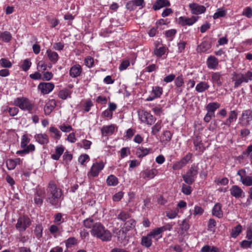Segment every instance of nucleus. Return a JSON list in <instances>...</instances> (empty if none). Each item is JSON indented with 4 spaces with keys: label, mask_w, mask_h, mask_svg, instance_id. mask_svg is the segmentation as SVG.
I'll return each mask as SVG.
<instances>
[{
    "label": "nucleus",
    "mask_w": 252,
    "mask_h": 252,
    "mask_svg": "<svg viewBox=\"0 0 252 252\" xmlns=\"http://www.w3.org/2000/svg\"><path fill=\"white\" fill-rule=\"evenodd\" d=\"M227 14L226 10L223 7L217 9V11L213 16V19L216 20L221 17H224Z\"/></svg>",
    "instance_id": "obj_38"
},
{
    "label": "nucleus",
    "mask_w": 252,
    "mask_h": 252,
    "mask_svg": "<svg viewBox=\"0 0 252 252\" xmlns=\"http://www.w3.org/2000/svg\"><path fill=\"white\" fill-rule=\"evenodd\" d=\"M150 151V149H147L143 147H139L136 150V155L139 158H142L148 155Z\"/></svg>",
    "instance_id": "obj_33"
},
{
    "label": "nucleus",
    "mask_w": 252,
    "mask_h": 252,
    "mask_svg": "<svg viewBox=\"0 0 252 252\" xmlns=\"http://www.w3.org/2000/svg\"><path fill=\"white\" fill-rule=\"evenodd\" d=\"M209 85L205 82H200L197 84L195 87V90L199 93H202L208 89Z\"/></svg>",
    "instance_id": "obj_39"
},
{
    "label": "nucleus",
    "mask_w": 252,
    "mask_h": 252,
    "mask_svg": "<svg viewBox=\"0 0 252 252\" xmlns=\"http://www.w3.org/2000/svg\"><path fill=\"white\" fill-rule=\"evenodd\" d=\"M193 144L195 147V150L198 151L200 153H202L205 148L203 146V144L202 142L201 137L199 136H196L193 140Z\"/></svg>",
    "instance_id": "obj_29"
},
{
    "label": "nucleus",
    "mask_w": 252,
    "mask_h": 252,
    "mask_svg": "<svg viewBox=\"0 0 252 252\" xmlns=\"http://www.w3.org/2000/svg\"><path fill=\"white\" fill-rule=\"evenodd\" d=\"M172 134L169 130H166L162 132L160 137V142L164 145L168 144L171 140Z\"/></svg>",
    "instance_id": "obj_23"
},
{
    "label": "nucleus",
    "mask_w": 252,
    "mask_h": 252,
    "mask_svg": "<svg viewBox=\"0 0 252 252\" xmlns=\"http://www.w3.org/2000/svg\"><path fill=\"white\" fill-rule=\"evenodd\" d=\"M49 131L54 134L55 138L59 139L61 137V133L60 131L55 126H51L49 128Z\"/></svg>",
    "instance_id": "obj_58"
},
{
    "label": "nucleus",
    "mask_w": 252,
    "mask_h": 252,
    "mask_svg": "<svg viewBox=\"0 0 252 252\" xmlns=\"http://www.w3.org/2000/svg\"><path fill=\"white\" fill-rule=\"evenodd\" d=\"M84 226L87 228H93L94 226L95 225V222L93 219L88 218L84 220L83 222Z\"/></svg>",
    "instance_id": "obj_50"
},
{
    "label": "nucleus",
    "mask_w": 252,
    "mask_h": 252,
    "mask_svg": "<svg viewBox=\"0 0 252 252\" xmlns=\"http://www.w3.org/2000/svg\"><path fill=\"white\" fill-rule=\"evenodd\" d=\"M89 160L90 157L87 154L81 155L78 158V162L82 165H84L85 162H88Z\"/></svg>",
    "instance_id": "obj_61"
},
{
    "label": "nucleus",
    "mask_w": 252,
    "mask_h": 252,
    "mask_svg": "<svg viewBox=\"0 0 252 252\" xmlns=\"http://www.w3.org/2000/svg\"><path fill=\"white\" fill-rule=\"evenodd\" d=\"M141 244L142 246L146 248H149L152 245V238L150 235L148 234L146 236H144L141 238Z\"/></svg>",
    "instance_id": "obj_34"
},
{
    "label": "nucleus",
    "mask_w": 252,
    "mask_h": 252,
    "mask_svg": "<svg viewBox=\"0 0 252 252\" xmlns=\"http://www.w3.org/2000/svg\"><path fill=\"white\" fill-rule=\"evenodd\" d=\"M82 72V66L79 64L76 63L70 67L69 74L71 77L77 78L81 75Z\"/></svg>",
    "instance_id": "obj_17"
},
{
    "label": "nucleus",
    "mask_w": 252,
    "mask_h": 252,
    "mask_svg": "<svg viewBox=\"0 0 252 252\" xmlns=\"http://www.w3.org/2000/svg\"><path fill=\"white\" fill-rule=\"evenodd\" d=\"M167 28V25L164 19H161L156 22V29L158 31L164 30Z\"/></svg>",
    "instance_id": "obj_45"
},
{
    "label": "nucleus",
    "mask_w": 252,
    "mask_h": 252,
    "mask_svg": "<svg viewBox=\"0 0 252 252\" xmlns=\"http://www.w3.org/2000/svg\"><path fill=\"white\" fill-rule=\"evenodd\" d=\"M174 80V83L175 86L177 88L178 91H180V92H181L182 90L181 89V88L184 85V80L183 75H179L177 77H175Z\"/></svg>",
    "instance_id": "obj_41"
},
{
    "label": "nucleus",
    "mask_w": 252,
    "mask_h": 252,
    "mask_svg": "<svg viewBox=\"0 0 252 252\" xmlns=\"http://www.w3.org/2000/svg\"><path fill=\"white\" fill-rule=\"evenodd\" d=\"M0 38L5 42H8L11 40V35L9 32H0Z\"/></svg>",
    "instance_id": "obj_60"
},
{
    "label": "nucleus",
    "mask_w": 252,
    "mask_h": 252,
    "mask_svg": "<svg viewBox=\"0 0 252 252\" xmlns=\"http://www.w3.org/2000/svg\"><path fill=\"white\" fill-rule=\"evenodd\" d=\"M239 120L242 125H248L252 121V110L248 109L243 111Z\"/></svg>",
    "instance_id": "obj_10"
},
{
    "label": "nucleus",
    "mask_w": 252,
    "mask_h": 252,
    "mask_svg": "<svg viewBox=\"0 0 252 252\" xmlns=\"http://www.w3.org/2000/svg\"><path fill=\"white\" fill-rule=\"evenodd\" d=\"M242 14L249 18H252V8L250 7L246 8L243 10Z\"/></svg>",
    "instance_id": "obj_63"
},
{
    "label": "nucleus",
    "mask_w": 252,
    "mask_h": 252,
    "mask_svg": "<svg viewBox=\"0 0 252 252\" xmlns=\"http://www.w3.org/2000/svg\"><path fill=\"white\" fill-rule=\"evenodd\" d=\"M222 206L219 203H216L212 209V214L213 216L221 218L223 217V212L221 210Z\"/></svg>",
    "instance_id": "obj_28"
},
{
    "label": "nucleus",
    "mask_w": 252,
    "mask_h": 252,
    "mask_svg": "<svg viewBox=\"0 0 252 252\" xmlns=\"http://www.w3.org/2000/svg\"><path fill=\"white\" fill-rule=\"evenodd\" d=\"M207 67L211 69H216L219 65V61L215 56H209L206 61Z\"/></svg>",
    "instance_id": "obj_20"
},
{
    "label": "nucleus",
    "mask_w": 252,
    "mask_h": 252,
    "mask_svg": "<svg viewBox=\"0 0 252 252\" xmlns=\"http://www.w3.org/2000/svg\"><path fill=\"white\" fill-rule=\"evenodd\" d=\"M14 104L19 107L21 110L31 111L32 110L33 104L27 98L20 97L15 98L14 100Z\"/></svg>",
    "instance_id": "obj_4"
},
{
    "label": "nucleus",
    "mask_w": 252,
    "mask_h": 252,
    "mask_svg": "<svg viewBox=\"0 0 252 252\" xmlns=\"http://www.w3.org/2000/svg\"><path fill=\"white\" fill-rule=\"evenodd\" d=\"M47 64L43 61H39L37 63V69L38 71L43 72L46 70Z\"/></svg>",
    "instance_id": "obj_56"
},
{
    "label": "nucleus",
    "mask_w": 252,
    "mask_h": 252,
    "mask_svg": "<svg viewBox=\"0 0 252 252\" xmlns=\"http://www.w3.org/2000/svg\"><path fill=\"white\" fill-rule=\"evenodd\" d=\"M179 213V209L178 208L170 209L165 212L166 216L169 219H174L176 218Z\"/></svg>",
    "instance_id": "obj_35"
},
{
    "label": "nucleus",
    "mask_w": 252,
    "mask_h": 252,
    "mask_svg": "<svg viewBox=\"0 0 252 252\" xmlns=\"http://www.w3.org/2000/svg\"><path fill=\"white\" fill-rule=\"evenodd\" d=\"M158 174V170L156 169H146L141 172L144 178L153 179Z\"/></svg>",
    "instance_id": "obj_26"
},
{
    "label": "nucleus",
    "mask_w": 252,
    "mask_h": 252,
    "mask_svg": "<svg viewBox=\"0 0 252 252\" xmlns=\"http://www.w3.org/2000/svg\"><path fill=\"white\" fill-rule=\"evenodd\" d=\"M22 150L17 151L16 154L24 156L25 154H28L31 152H33L35 151V148L33 144H30L25 148H23Z\"/></svg>",
    "instance_id": "obj_32"
},
{
    "label": "nucleus",
    "mask_w": 252,
    "mask_h": 252,
    "mask_svg": "<svg viewBox=\"0 0 252 252\" xmlns=\"http://www.w3.org/2000/svg\"><path fill=\"white\" fill-rule=\"evenodd\" d=\"M42 191L37 190L34 194V201L35 204L41 206L43 203V199L41 197Z\"/></svg>",
    "instance_id": "obj_44"
},
{
    "label": "nucleus",
    "mask_w": 252,
    "mask_h": 252,
    "mask_svg": "<svg viewBox=\"0 0 252 252\" xmlns=\"http://www.w3.org/2000/svg\"><path fill=\"white\" fill-rule=\"evenodd\" d=\"M192 154L188 153L180 160L175 162L172 166L174 170H178L185 166L189 161L191 159Z\"/></svg>",
    "instance_id": "obj_8"
},
{
    "label": "nucleus",
    "mask_w": 252,
    "mask_h": 252,
    "mask_svg": "<svg viewBox=\"0 0 252 252\" xmlns=\"http://www.w3.org/2000/svg\"><path fill=\"white\" fill-rule=\"evenodd\" d=\"M106 183L109 186H116L119 183L118 179L115 176L110 175L106 179Z\"/></svg>",
    "instance_id": "obj_40"
},
{
    "label": "nucleus",
    "mask_w": 252,
    "mask_h": 252,
    "mask_svg": "<svg viewBox=\"0 0 252 252\" xmlns=\"http://www.w3.org/2000/svg\"><path fill=\"white\" fill-rule=\"evenodd\" d=\"M232 80L235 82L234 87L235 88H238L243 82L248 83L245 75L242 73H234Z\"/></svg>",
    "instance_id": "obj_15"
},
{
    "label": "nucleus",
    "mask_w": 252,
    "mask_h": 252,
    "mask_svg": "<svg viewBox=\"0 0 252 252\" xmlns=\"http://www.w3.org/2000/svg\"><path fill=\"white\" fill-rule=\"evenodd\" d=\"M190 12L194 15H200L204 13L206 11L205 6L198 3L192 2L189 4Z\"/></svg>",
    "instance_id": "obj_9"
},
{
    "label": "nucleus",
    "mask_w": 252,
    "mask_h": 252,
    "mask_svg": "<svg viewBox=\"0 0 252 252\" xmlns=\"http://www.w3.org/2000/svg\"><path fill=\"white\" fill-rule=\"evenodd\" d=\"M166 49L164 47L156 48L154 50V54L158 57H160L165 54Z\"/></svg>",
    "instance_id": "obj_57"
},
{
    "label": "nucleus",
    "mask_w": 252,
    "mask_h": 252,
    "mask_svg": "<svg viewBox=\"0 0 252 252\" xmlns=\"http://www.w3.org/2000/svg\"><path fill=\"white\" fill-rule=\"evenodd\" d=\"M31 65V62L29 59H26L23 61L21 67L23 70L26 71L30 69Z\"/></svg>",
    "instance_id": "obj_54"
},
{
    "label": "nucleus",
    "mask_w": 252,
    "mask_h": 252,
    "mask_svg": "<svg viewBox=\"0 0 252 252\" xmlns=\"http://www.w3.org/2000/svg\"><path fill=\"white\" fill-rule=\"evenodd\" d=\"M46 54L49 60L53 63H55L59 60V55L57 53L52 51L51 50H47Z\"/></svg>",
    "instance_id": "obj_36"
},
{
    "label": "nucleus",
    "mask_w": 252,
    "mask_h": 252,
    "mask_svg": "<svg viewBox=\"0 0 252 252\" xmlns=\"http://www.w3.org/2000/svg\"><path fill=\"white\" fill-rule=\"evenodd\" d=\"M198 19V17L192 16L190 18L186 16H180L178 19V23L182 26H191L194 24Z\"/></svg>",
    "instance_id": "obj_11"
},
{
    "label": "nucleus",
    "mask_w": 252,
    "mask_h": 252,
    "mask_svg": "<svg viewBox=\"0 0 252 252\" xmlns=\"http://www.w3.org/2000/svg\"><path fill=\"white\" fill-rule=\"evenodd\" d=\"M198 172V167L195 165H192L187 173L183 175L185 182L188 185H191L195 181Z\"/></svg>",
    "instance_id": "obj_5"
},
{
    "label": "nucleus",
    "mask_w": 252,
    "mask_h": 252,
    "mask_svg": "<svg viewBox=\"0 0 252 252\" xmlns=\"http://www.w3.org/2000/svg\"><path fill=\"white\" fill-rule=\"evenodd\" d=\"M242 229V226L240 224L237 225L233 229H232L231 236L233 238L237 237L241 232Z\"/></svg>",
    "instance_id": "obj_48"
},
{
    "label": "nucleus",
    "mask_w": 252,
    "mask_h": 252,
    "mask_svg": "<svg viewBox=\"0 0 252 252\" xmlns=\"http://www.w3.org/2000/svg\"><path fill=\"white\" fill-rule=\"evenodd\" d=\"M161 128V121H158L152 127V134L156 135Z\"/></svg>",
    "instance_id": "obj_47"
},
{
    "label": "nucleus",
    "mask_w": 252,
    "mask_h": 252,
    "mask_svg": "<svg viewBox=\"0 0 252 252\" xmlns=\"http://www.w3.org/2000/svg\"><path fill=\"white\" fill-rule=\"evenodd\" d=\"M170 3L168 0H156L153 6L154 10H158L167 6H169Z\"/></svg>",
    "instance_id": "obj_21"
},
{
    "label": "nucleus",
    "mask_w": 252,
    "mask_h": 252,
    "mask_svg": "<svg viewBox=\"0 0 252 252\" xmlns=\"http://www.w3.org/2000/svg\"><path fill=\"white\" fill-rule=\"evenodd\" d=\"M32 224V220L27 216H20L15 224V228L19 232H23Z\"/></svg>",
    "instance_id": "obj_3"
},
{
    "label": "nucleus",
    "mask_w": 252,
    "mask_h": 252,
    "mask_svg": "<svg viewBox=\"0 0 252 252\" xmlns=\"http://www.w3.org/2000/svg\"><path fill=\"white\" fill-rule=\"evenodd\" d=\"M91 234L93 236L96 237L103 241H109L111 239V232L106 229L104 226L100 222H95L91 230Z\"/></svg>",
    "instance_id": "obj_2"
},
{
    "label": "nucleus",
    "mask_w": 252,
    "mask_h": 252,
    "mask_svg": "<svg viewBox=\"0 0 252 252\" xmlns=\"http://www.w3.org/2000/svg\"><path fill=\"white\" fill-rule=\"evenodd\" d=\"M46 191V201L55 208H60L63 199L62 190L54 182L50 181Z\"/></svg>",
    "instance_id": "obj_1"
},
{
    "label": "nucleus",
    "mask_w": 252,
    "mask_h": 252,
    "mask_svg": "<svg viewBox=\"0 0 252 252\" xmlns=\"http://www.w3.org/2000/svg\"><path fill=\"white\" fill-rule=\"evenodd\" d=\"M34 139L37 142L42 145L47 144L49 142L48 136L45 133L36 134Z\"/></svg>",
    "instance_id": "obj_27"
},
{
    "label": "nucleus",
    "mask_w": 252,
    "mask_h": 252,
    "mask_svg": "<svg viewBox=\"0 0 252 252\" xmlns=\"http://www.w3.org/2000/svg\"><path fill=\"white\" fill-rule=\"evenodd\" d=\"M115 126L113 125L103 126L101 130L102 136L112 135L115 131Z\"/></svg>",
    "instance_id": "obj_30"
},
{
    "label": "nucleus",
    "mask_w": 252,
    "mask_h": 252,
    "mask_svg": "<svg viewBox=\"0 0 252 252\" xmlns=\"http://www.w3.org/2000/svg\"><path fill=\"white\" fill-rule=\"evenodd\" d=\"M220 104L218 102L209 103L206 106V109L208 112L214 114L215 111L220 108Z\"/></svg>",
    "instance_id": "obj_42"
},
{
    "label": "nucleus",
    "mask_w": 252,
    "mask_h": 252,
    "mask_svg": "<svg viewBox=\"0 0 252 252\" xmlns=\"http://www.w3.org/2000/svg\"><path fill=\"white\" fill-rule=\"evenodd\" d=\"M138 115L139 120L147 125H152L156 120L150 113L143 110L138 111Z\"/></svg>",
    "instance_id": "obj_6"
},
{
    "label": "nucleus",
    "mask_w": 252,
    "mask_h": 252,
    "mask_svg": "<svg viewBox=\"0 0 252 252\" xmlns=\"http://www.w3.org/2000/svg\"><path fill=\"white\" fill-rule=\"evenodd\" d=\"M164 228L158 227L154 229H153L148 234L150 235L152 238L154 239L155 240L158 241L162 237V233L164 232Z\"/></svg>",
    "instance_id": "obj_19"
},
{
    "label": "nucleus",
    "mask_w": 252,
    "mask_h": 252,
    "mask_svg": "<svg viewBox=\"0 0 252 252\" xmlns=\"http://www.w3.org/2000/svg\"><path fill=\"white\" fill-rule=\"evenodd\" d=\"M130 218L129 214L125 211H122L118 216V219L122 220L123 221H126V220Z\"/></svg>",
    "instance_id": "obj_55"
},
{
    "label": "nucleus",
    "mask_w": 252,
    "mask_h": 252,
    "mask_svg": "<svg viewBox=\"0 0 252 252\" xmlns=\"http://www.w3.org/2000/svg\"><path fill=\"white\" fill-rule=\"evenodd\" d=\"M54 87V84L52 82H42L39 84L37 88L42 94H46L51 92Z\"/></svg>",
    "instance_id": "obj_12"
},
{
    "label": "nucleus",
    "mask_w": 252,
    "mask_h": 252,
    "mask_svg": "<svg viewBox=\"0 0 252 252\" xmlns=\"http://www.w3.org/2000/svg\"><path fill=\"white\" fill-rule=\"evenodd\" d=\"M230 194L236 198L244 197L245 192L243 189L237 185H233L230 189Z\"/></svg>",
    "instance_id": "obj_16"
},
{
    "label": "nucleus",
    "mask_w": 252,
    "mask_h": 252,
    "mask_svg": "<svg viewBox=\"0 0 252 252\" xmlns=\"http://www.w3.org/2000/svg\"><path fill=\"white\" fill-rule=\"evenodd\" d=\"M30 142V139L28 137L26 134H24L22 136L21 141L20 143V146L21 148H26L28 146V144Z\"/></svg>",
    "instance_id": "obj_53"
},
{
    "label": "nucleus",
    "mask_w": 252,
    "mask_h": 252,
    "mask_svg": "<svg viewBox=\"0 0 252 252\" xmlns=\"http://www.w3.org/2000/svg\"><path fill=\"white\" fill-rule=\"evenodd\" d=\"M69 95L68 91L67 90H63L59 92V96L63 99H65Z\"/></svg>",
    "instance_id": "obj_64"
},
{
    "label": "nucleus",
    "mask_w": 252,
    "mask_h": 252,
    "mask_svg": "<svg viewBox=\"0 0 252 252\" xmlns=\"http://www.w3.org/2000/svg\"><path fill=\"white\" fill-rule=\"evenodd\" d=\"M237 115L236 111L234 110L231 111L229 113L228 118L224 123V125L229 126L232 122L236 120Z\"/></svg>",
    "instance_id": "obj_37"
},
{
    "label": "nucleus",
    "mask_w": 252,
    "mask_h": 252,
    "mask_svg": "<svg viewBox=\"0 0 252 252\" xmlns=\"http://www.w3.org/2000/svg\"><path fill=\"white\" fill-rule=\"evenodd\" d=\"M65 148L63 145H60L56 147L55 153L51 155V158L55 160H58L60 159L61 156L63 153Z\"/></svg>",
    "instance_id": "obj_24"
},
{
    "label": "nucleus",
    "mask_w": 252,
    "mask_h": 252,
    "mask_svg": "<svg viewBox=\"0 0 252 252\" xmlns=\"http://www.w3.org/2000/svg\"><path fill=\"white\" fill-rule=\"evenodd\" d=\"M163 92V89L159 86L153 87L150 95L146 98L148 101H152L159 97Z\"/></svg>",
    "instance_id": "obj_14"
},
{
    "label": "nucleus",
    "mask_w": 252,
    "mask_h": 252,
    "mask_svg": "<svg viewBox=\"0 0 252 252\" xmlns=\"http://www.w3.org/2000/svg\"><path fill=\"white\" fill-rule=\"evenodd\" d=\"M211 45L208 42H203L199 46V49L202 52L209 53Z\"/></svg>",
    "instance_id": "obj_46"
},
{
    "label": "nucleus",
    "mask_w": 252,
    "mask_h": 252,
    "mask_svg": "<svg viewBox=\"0 0 252 252\" xmlns=\"http://www.w3.org/2000/svg\"><path fill=\"white\" fill-rule=\"evenodd\" d=\"M56 106V101L54 99L50 100L44 107V112L45 115H49Z\"/></svg>",
    "instance_id": "obj_25"
},
{
    "label": "nucleus",
    "mask_w": 252,
    "mask_h": 252,
    "mask_svg": "<svg viewBox=\"0 0 252 252\" xmlns=\"http://www.w3.org/2000/svg\"><path fill=\"white\" fill-rule=\"evenodd\" d=\"M237 174L240 176V181L242 183L246 186H252V177L247 176L245 170L241 169L239 170Z\"/></svg>",
    "instance_id": "obj_13"
},
{
    "label": "nucleus",
    "mask_w": 252,
    "mask_h": 252,
    "mask_svg": "<svg viewBox=\"0 0 252 252\" xmlns=\"http://www.w3.org/2000/svg\"><path fill=\"white\" fill-rule=\"evenodd\" d=\"M126 231L125 228L120 230L117 234L118 239L120 240H124L126 237Z\"/></svg>",
    "instance_id": "obj_59"
},
{
    "label": "nucleus",
    "mask_w": 252,
    "mask_h": 252,
    "mask_svg": "<svg viewBox=\"0 0 252 252\" xmlns=\"http://www.w3.org/2000/svg\"><path fill=\"white\" fill-rule=\"evenodd\" d=\"M220 249L215 246H211L209 245L204 246L200 250V252H220Z\"/></svg>",
    "instance_id": "obj_43"
},
{
    "label": "nucleus",
    "mask_w": 252,
    "mask_h": 252,
    "mask_svg": "<svg viewBox=\"0 0 252 252\" xmlns=\"http://www.w3.org/2000/svg\"><path fill=\"white\" fill-rule=\"evenodd\" d=\"M0 65L1 67L4 68H10L12 64L8 59L2 58L0 60Z\"/></svg>",
    "instance_id": "obj_52"
},
{
    "label": "nucleus",
    "mask_w": 252,
    "mask_h": 252,
    "mask_svg": "<svg viewBox=\"0 0 252 252\" xmlns=\"http://www.w3.org/2000/svg\"><path fill=\"white\" fill-rule=\"evenodd\" d=\"M65 243L66 248H70L73 246H74L77 244V240L74 237H70L66 240Z\"/></svg>",
    "instance_id": "obj_51"
},
{
    "label": "nucleus",
    "mask_w": 252,
    "mask_h": 252,
    "mask_svg": "<svg viewBox=\"0 0 252 252\" xmlns=\"http://www.w3.org/2000/svg\"><path fill=\"white\" fill-rule=\"evenodd\" d=\"M22 160L20 158L15 159H8L6 161V166L9 170H12L15 169L17 165L22 164Z\"/></svg>",
    "instance_id": "obj_18"
},
{
    "label": "nucleus",
    "mask_w": 252,
    "mask_h": 252,
    "mask_svg": "<svg viewBox=\"0 0 252 252\" xmlns=\"http://www.w3.org/2000/svg\"><path fill=\"white\" fill-rule=\"evenodd\" d=\"M182 191L186 195H189L192 191L191 188L186 184L182 185Z\"/></svg>",
    "instance_id": "obj_62"
},
{
    "label": "nucleus",
    "mask_w": 252,
    "mask_h": 252,
    "mask_svg": "<svg viewBox=\"0 0 252 252\" xmlns=\"http://www.w3.org/2000/svg\"><path fill=\"white\" fill-rule=\"evenodd\" d=\"M136 221L133 219H130L126 222L125 228L126 231H128L131 229L135 227Z\"/></svg>",
    "instance_id": "obj_49"
},
{
    "label": "nucleus",
    "mask_w": 252,
    "mask_h": 252,
    "mask_svg": "<svg viewBox=\"0 0 252 252\" xmlns=\"http://www.w3.org/2000/svg\"><path fill=\"white\" fill-rule=\"evenodd\" d=\"M105 166V163L102 161H97L93 164L90 171L88 173L89 178L97 177L100 172Z\"/></svg>",
    "instance_id": "obj_7"
},
{
    "label": "nucleus",
    "mask_w": 252,
    "mask_h": 252,
    "mask_svg": "<svg viewBox=\"0 0 252 252\" xmlns=\"http://www.w3.org/2000/svg\"><path fill=\"white\" fill-rule=\"evenodd\" d=\"M43 227L41 223L36 224L33 229V234L38 240H40L43 235Z\"/></svg>",
    "instance_id": "obj_31"
},
{
    "label": "nucleus",
    "mask_w": 252,
    "mask_h": 252,
    "mask_svg": "<svg viewBox=\"0 0 252 252\" xmlns=\"http://www.w3.org/2000/svg\"><path fill=\"white\" fill-rule=\"evenodd\" d=\"M222 74L220 72H215L211 73V81L214 84H216L218 86L220 87L222 85V83L221 81Z\"/></svg>",
    "instance_id": "obj_22"
}]
</instances>
